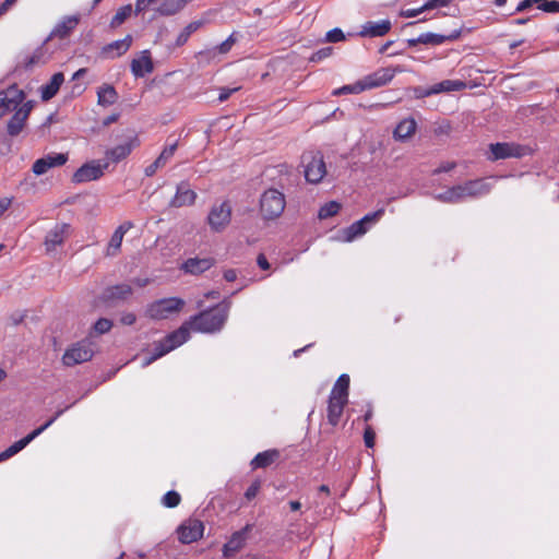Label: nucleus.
<instances>
[{
	"mask_svg": "<svg viewBox=\"0 0 559 559\" xmlns=\"http://www.w3.org/2000/svg\"><path fill=\"white\" fill-rule=\"evenodd\" d=\"M153 70L154 64L148 50H143L141 57L133 59L131 62V72L135 78H143Z\"/></svg>",
	"mask_w": 559,
	"mask_h": 559,
	"instance_id": "25",
	"label": "nucleus"
},
{
	"mask_svg": "<svg viewBox=\"0 0 559 559\" xmlns=\"http://www.w3.org/2000/svg\"><path fill=\"white\" fill-rule=\"evenodd\" d=\"M177 150V142H174L173 144L166 146L163 152L159 154L157 159H159L163 165L166 164V162L175 154Z\"/></svg>",
	"mask_w": 559,
	"mask_h": 559,
	"instance_id": "54",
	"label": "nucleus"
},
{
	"mask_svg": "<svg viewBox=\"0 0 559 559\" xmlns=\"http://www.w3.org/2000/svg\"><path fill=\"white\" fill-rule=\"evenodd\" d=\"M538 9L546 13H558L559 12V1L542 0L538 4Z\"/></svg>",
	"mask_w": 559,
	"mask_h": 559,
	"instance_id": "49",
	"label": "nucleus"
},
{
	"mask_svg": "<svg viewBox=\"0 0 559 559\" xmlns=\"http://www.w3.org/2000/svg\"><path fill=\"white\" fill-rule=\"evenodd\" d=\"M332 53H333V47L328 46V47L321 48V49L317 50L316 52H313L309 57L308 60H309V62L317 63V62H320V61L329 58L330 56H332Z\"/></svg>",
	"mask_w": 559,
	"mask_h": 559,
	"instance_id": "48",
	"label": "nucleus"
},
{
	"mask_svg": "<svg viewBox=\"0 0 559 559\" xmlns=\"http://www.w3.org/2000/svg\"><path fill=\"white\" fill-rule=\"evenodd\" d=\"M46 40L38 46L32 53H21L13 72H31L37 67L47 64L51 59V53L46 48Z\"/></svg>",
	"mask_w": 559,
	"mask_h": 559,
	"instance_id": "5",
	"label": "nucleus"
},
{
	"mask_svg": "<svg viewBox=\"0 0 559 559\" xmlns=\"http://www.w3.org/2000/svg\"><path fill=\"white\" fill-rule=\"evenodd\" d=\"M139 145V139L136 135L130 136L124 143L119 144L106 152V157L111 159L114 163H119L124 159L132 150Z\"/></svg>",
	"mask_w": 559,
	"mask_h": 559,
	"instance_id": "24",
	"label": "nucleus"
},
{
	"mask_svg": "<svg viewBox=\"0 0 559 559\" xmlns=\"http://www.w3.org/2000/svg\"><path fill=\"white\" fill-rule=\"evenodd\" d=\"M344 39H345V34L338 27L330 29L325 34V38H324V40L328 43H340V41H343Z\"/></svg>",
	"mask_w": 559,
	"mask_h": 559,
	"instance_id": "51",
	"label": "nucleus"
},
{
	"mask_svg": "<svg viewBox=\"0 0 559 559\" xmlns=\"http://www.w3.org/2000/svg\"><path fill=\"white\" fill-rule=\"evenodd\" d=\"M453 2V0H428L424 3V9L426 11L444 8L450 5Z\"/></svg>",
	"mask_w": 559,
	"mask_h": 559,
	"instance_id": "53",
	"label": "nucleus"
},
{
	"mask_svg": "<svg viewBox=\"0 0 559 559\" xmlns=\"http://www.w3.org/2000/svg\"><path fill=\"white\" fill-rule=\"evenodd\" d=\"M466 87V83L462 80H443L431 85L432 95L449 92H459Z\"/></svg>",
	"mask_w": 559,
	"mask_h": 559,
	"instance_id": "33",
	"label": "nucleus"
},
{
	"mask_svg": "<svg viewBox=\"0 0 559 559\" xmlns=\"http://www.w3.org/2000/svg\"><path fill=\"white\" fill-rule=\"evenodd\" d=\"M114 323L110 319L107 318H99L92 326L87 337L92 340L94 336L103 335L108 333Z\"/></svg>",
	"mask_w": 559,
	"mask_h": 559,
	"instance_id": "40",
	"label": "nucleus"
},
{
	"mask_svg": "<svg viewBox=\"0 0 559 559\" xmlns=\"http://www.w3.org/2000/svg\"><path fill=\"white\" fill-rule=\"evenodd\" d=\"M528 148L526 146L513 142H497L489 144L488 160L496 162L507 158H521L526 155Z\"/></svg>",
	"mask_w": 559,
	"mask_h": 559,
	"instance_id": "7",
	"label": "nucleus"
},
{
	"mask_svg": "<svg viewBox=\"0 0 559 559\" xmlns=\"http://www.w3.org/2000/svg\"><path fill=\"white\" fill-rule=\"evenodd\" d=\"M45 158L49 164V167L52 168L64 165L68 162L69 156L67 153H53L46 155Z\"/></svg>",
	"mask_w": 559,
	"mask_h": 559,
	"instance_id": "45",
	"label": "nucleus"
},
{
	"mask_svg": "<svg viewBox=\"0 0 559 559\" xmlns=\"http://www.w3.org/2000/svg\"><path fill=\"white\" fill-rule=\"evenodd\" d=\"M118 100V93L110 84H103L97 91V103L100 106H110Z\"/></svg>",
	"mask_w": 559,
	"mask_h": 559,
	"instance_id": "34",
	"label": "nucleus"
},
{
	"mask_svg": "<svg viewBox=\"0 0 559 559\" xmlns=\"http://www.w3.org/2000/svg\"><path fill=\"white\" fill-rule=\"evenodd\" d=\"M350 378L347 373H342L334 383L329 397L332 400H342L348 402Z\"/></svg>",
	"mask_w": 559,
	"mask_h": 559,
	"instance_id": "29",
	"label": "nucleus"
},
{
	"mask_svg": "<svg viewBox=\"0 0 559 559\" xmlns=\"http://www.w3.org/2000/svg\"><path fill=\"white\" fill-rule=\"evenodd\" d=\"M189 338H190V328H189L188 323L186 322L180 328L168 333L165 337H163L160 340L165 346V349H162L157 354V356H164V355L168 354L169 352L181 346Z\"/></svg>",
	"mask_w": 559,
	"mask_h": 559,
	"instance_id": "13",
	"label": "nucleus"
},
{
	"mask_svg": "<svg viewBox=\"0 0 559 559\" xmlns=\"http://www.w3.org/2000/svg\"><path fill=\"white\" fill-rule=\"evenodd\" d=\"M542 0H522L516 9H515V12H523L530 8H532L533 5H536L538 8V4Z\"/></svg>",
	"mask_w": 559,
	"mask_h": 559,
	"instance_id": "60",
	"label": "nucleus"
},
{
	"mask_svg": "<svg viewBox=\"0 0 559 559\" xmlns=\"http://www.w3.org/2000/svg\"><path fill=\"white\" fill-rule=\"evenodd\" d=\"M392 28L390 20L368 21L361 25L358 36L360 37H381L386 35Z\"/></svg>",
	"mask_w": 559,
	"mask_h": 559,
	"instance_id": "21",
	"label": "nucleus"
},
{
	"mask_svg": "<svg viewBox=\"0 0 559 559\" xmlns=\"http://www.w3.org/2000/svg\"><path fill=\"white\" fill-rule=\"evenodd\" d=\"M281 456V452L277 449H270L258 453L250 462L251 468H266L271 466Z\"/></svg>",
	"mask_w": 559,
	"mask_h": 559,
	"instance_id": "28",
	"label": "nucleus"
},
{
	"mask_svg": "<svg viewBox=\"0 0 559 559\" xmlns=\"http://www.w3.org/2000/svg\"><path fill=\"white\" fill-rule=\"evenodd\" d=\"M185 300L179 297L162 298L151 302L146 308V316L153 320L167 319L170 314L179 312Z\"/></svg>",
	"mask_w": 559,
	"mask_h": 559,
	"instance_id": "6",
	"label": "nucleus"
},
{
	"mask_svg": "<svg viewBox=\"0 0 559 559\" xmlns=\"http://www.w3.org/2000/svg\"><path fill=\"white\" fill-rule=\"evenodd\" d=\"M197 199V193L191 189V185L187 180H182L177 185L176 193L170 200L171 207H182L193 205Z\"/></svg>",
	"mask_w": 559,
	"mask_h": 559,
	"instance_id": "16",
	"label": "nucleus"
},
{
	"mask_svg": "<svg viewBox=\"0 0 559 559\" xmlns=\"http://www.w3.org/2000/svg\"><path fill=\"white\" fill-rule=\"evenodd\" d=\"M413 95L417 99H421L425 97L432 96L431 86L425 87V86H414L413 87Z\"/></svg>",
	"mask_w": 559,
	"mask_h": 559,
	"instance_id": "57",
	"label": "nucleus"
},
{
	"mask_svg": "<svg viewBox=\"0 0 559 559\" xmlns=\"http://www.w3.org/2000/svg\"><path fill=\"white\" fill-rule=\"evenodd\" d=\"M469 33V28L460 27L456 29H453L450 34L443 35V34H436V33H423L419 35V40H423L424 45H432V46H439L442 45L445 41H455L457 40L463 33Z\"/></svg>",
	"mask_w": 559,
	"mask_h": 559,
	"instance_id": "19",
	"label": "nucleus"
},
{
	"mask_svg": "<svg viewBox=\"0 0 559 559\" xmlns=\"http://www.w3.org/2000/svg\"><path fill=\"white\" fill-rule=\"evenodd\" d=\"M286 206V200L283 192L270 188L265 190L260 198V213L263 219L271 221L280 217Z\"/></svg>",
	"mask_w": 559,
	"mask_h": 559,
	"instance_id": "2",
	"label": "nucleus"
},
{
	"mask_svg": "<svg viewBox=\"0 0 559 559\" xmlns=\"http://www.w3.org/2000/svg\"><path fill=\"white\" fill-rule=\"evenodd\" d=\"M231 219V206L228 201L212 206L209 215L207 223L213 231H223Z\"/></svg>",
	"mask_w": 559,
	"mask_h": 559,
	"instance_id": "10",
	"label": "nucleus"
},
{
	"mask_svg": "<svg viewBox=\"0 0 559 559\" xmlns=\"http://www.w3.org/2000/svg\"><path fill=\"white\" fill-rule=\"evenodd\" d=\"M364 86L361 80L355 82L354 84L344 85L340 88H336L333 92V95H342V94H359L364 92Z\"/></svg>",
	"mask_w": 559,
	"mask_h": 559,
	"instance_id": "44",
	"label": "nucleus"
},
{
	"mask_svg": "<svg viewBox=\"0 0 559 559\" xmlns=\"http://www.w3.org/2000/svg\"><path fill=\"white\" fill-rule=\"evenodd\" d=\"M71 225L63 223L57 224L51 228L45 237V246L47 251L55 250L58 246H61L66 238L70 235Z\"/></svg>",
	"mask_w": 559,
	"mask_h": 559,
	"instance_id": "18",
	"label": "nucleus"
},
{
	"mask_svg": "<svg viewBox=\"0 0 559 559\" xmlns=\"http://www.w3.org/2000/svg\"><path fill=\"white\" fill-rule=\"evenodd\" d=\"M165 349V346L162 341L155 342L153 345L152 352L143 359L142 367H147L152 362H154L156 359L160 358L162 356H157V354Z\"/></svg>",
	"mask_w": 559,
	"mask_h": 559,
	"instance_id": "46",
	"label": "nucleus"
},
{
	"mask_svg": "<svg viewBox=\"0 0 559 559\" xmlns=\"http://www.w3.org/2000/svg\"><path fill=\"white\" fill-rule=\"evenodd\" d=\"M180 501L181 496L176 490L167 491L162 498L163 506L170 509L178 507Z\"/></svg>",
	"mask_w": 559,
	"mask_h": 559,
	"instance_id": "43",
	"label": "nucleus"
},
{
	"mask_svg": "<svg viewBox=\"0 0 559 559\" xmlns=\"http://www.w3.org/2000/svg\"><path fill=\"white\" fill-rule=\"evenodd\" d=\"M383 215H384V209L381 207L374 212L366 214L360 219L364 222V224L366 226H368V230H369L371 228V226H373L376 223H378Z\"/></svg>",
	"mask_w": 559,
	"mask_h": 559,
	"instance_id": "47",
	"label": "nucleus"
},
{
	"mask_svg": "<svg viewBox=\"0 0 559 559\" xmlns=\"http://www.w3.org/2000/svg\"><path fill=\"white\" fill-rule=\"evenodd\" d=\"M26 99V94L16 83L0 91V118L9 112L16 111L20 105Z\"/></svg>",
	"mask_w": 559,
	"mask_h": 559,
	"instance_id": "8",
	"label": "nucleus"
},
{
	"mask_svg": "<svg viewBox=\"0 0 559 559\" xmlns=\"http://www.w3.org/2000/svg\"><path fill=\"white\" fill-rule=\"evenodd\" d=\"M367 231L368 226H366L361 219L354 222L352 225L341 230L343 240L346 242L353 241L354 239L365 235Z\"/></svg>",
	"mask_w": 559,
	"mask_h": 559,
	"instance_id": "35",
	"label": "nucleus"
},
{
	"mask_svg": "<svg viewBox=\"0 0 559 559\" xmlns=\"http://www.w3.org/2000/svg\"><path fill=\"white\" fill-rule=\"evenodd\" d=\"M250 531L251 525L247 524L241 530L233 533L229 539L223 545V557L229 559L233 558L238 551H240L246 545V540Z\"/></svg>",
	"mask_w": 559,
	"mask_h": 559,
	"instance_id": "15",
	"label": "nucleus"
},
{
	"mask_svg": "<svg viewBox=\"0 0 559 559\" xmlns=\"http://www.w3.org/2000/svg\"><path fill=\"white\" fill-rule=\"evenodd\" d=\"M36 102L33 100V99H29V100H24L20 107H19V111L26 118L28 119L34 106H35Z\"/></svg>",
	"mask_w": 559,
	"mask_h": 559,
	"instance_id": "58",
	"label": "nucleus"
},
{
	"mask_svg": "<svg viewBox=\"0 0 559 559\" xmlns=\"http://www.w3.org/2000/svg\"><path fill=\"white\" fill-rule=\"evenodd\" d=\"M79 17L75 15L64 16L62 21H60L51 31L50 35L47 37L46 41H48L52 37L58 38H67L70 33L78 26Z\"/></svg>",
	"mask_w": 559,
	"mask_h": 559,
	"instance_id": "26",
	"label": "nucleus"
},
{
	"mask_svg": "<svg viewBox=\"0 0 559 559\" xmlns=\"http://www.w3.org/2000/svg\"><path fill=\"white\" fill-rule=\"evenodd\" d=\"M132 227L131 222H126L120 225L112 234L108 247L107 255H115L120 249L124 234Z\"/></svg>",
	"mask_w": 559,
	"mask_h": 559,
	"instance_id": "31",
	"label": "nucleus"
},
{
	"mask_svg": "<svg viewBox=\"0 0 559 559\" xmlns=\"http://www.w3.org/2000/svg\"><path fill=\"white\" fill-rule=\"evenodd\" d=\"M463 200L465 198H478L489 193L491 187L485 179L467 180L460 185Z\"/></svg>",
	"mask_w": 559,
	"mask_h": 559,
	"instance_id": "22",
	"label": "nucleus"
},
{
	"mask_svg": "<svg viewBox=\"0 0 559 559\" xmlns=\"http://www.w3.org/2000/svg\"><path fill=\"white\" fill-rule=\"evenodd\" d=\"M185 0H163L156 12L160 16H171L185 9Z\"/></svg>",
	"mask_w": 559,
	"mask_h": 559,
	"instance_id": "36",
	"label": "nucleus"
},
{
	"mask_svg": "<svg viewBox=\"0 0 559 559\" xmlns=\"http://www.w3.org/2000/svg\"><path fill=\"white\" fill-rule=\"evenodd\" d=\"M216 263L214 258H189L187 259L182 265L181 270L185 273L191 274V275H200L204 273L205 271L210 270L214 264Z\"/></svg>",
	"mask_w": 559,
	"mask_h": 559,
	"instance_id": "23",
	"label": "nucleus"
},
{
	"mask_svg": "<svg viewBox=\"0 0 559 559\" xmlns=\"http://www.w3.org/2000/svg\"><path fill=\"white\" fill-rule=\"evenodd\" d=\"M341 209H342V205L337 201L326 202L319 209L318 217L320 219H326V218L333 217L340 212Z\"/></svg>",
	"mask_w": 559,
	"mask_h": 559,
	"instance_id": "41",
	"label": "nucleus"
},
{
	"mask_svg": "<svg viewBox=\"0 0 559 559\" xmlns=\"http://www.w3.org/2000/svg\"><path fill=\"white\" fill-rule=\"evenodd\" d=\"M49 169H50V167H49V164L47 163L45 156L35 160V163L32 166V171L36 176H41V175L46 174Z\"/></svg>",
	"mask_w": 559,
	"mask_h": 559,
	"instance_id": "50",
	"label": "nucleus"
},
{
	"mask_svg": "<svg viewBox=\"0 0 559 559\" xmlns=\"http://www.w3.org/2000/svg\"><path fill=\"white\" fill-rule=\"evenodd\" d=\"M108 167V163L100 165L98 160H92L83 164L75 170L72 176V182L83 183L97 180L104 175V170Z\"/></svg>",
	"mask_w": 559,
	"mask_h": 559,
	"instance_id": "12",
	"label": "nucleus"
},
{
	"mask_svg": "<svg viewBox=\"0 0 559 559\" xmlns=\"http://www.w3.org/2000/svg\"><path fill=\"white\" fill-rule=\"evenodd\" d=\"M27 119L19 111H14L13 116L7 123V133L9 136H17L24 129Z\"/></svg>",
	"mask_w": 559,
	"mask_h": 559,
	"instance_id": "37",
	"label": "nucleus"
},
{
	"mask_svg": "<svg viewBox=\"0 0 559 559\" xmlns=\"http://www.w3.org/2000/svg\"><path fill=\"white\" fill-rule=\"evenodd\" d=\"M326 174L325 163L321 154L311 156L305 166V178L310 183H319Z\"/></svg>",
	"mask_w": 559,
	"mask_h": 559,
	"instance_id": "17",
	"label": "nucleus"
},
{
	"mask_svg": "<svg viewBox=\"0 0 559 559\" xmlns=\"http://www.w3.org/2000/svg\"><path fill=\"white\" fill-rule=\"evenodd\" d=\"M95 343L86 336L64 352L62 356L63 364L68 367H72L91 360L95 354Z\"/></svg>",
	"mask_w": 559,
	"mask_h": 559,
	"instance_id": "4",
	"label": "nucleus"
},
{
	"mask_svg": "<svg viewBox=\"0 0 559 559\" xmlns=\"http://www.w3.org/2000/svg\"><path fill=\"white\" fill-rule=\"evenodd\" d=\"M203 531L204 525L202 521L189 519L177 528L178 539L182 544H191L203 536Z\"/></svg>",
	"mask_w": 559,
	"mask_h": 559,
	"instance_id": "14",
	"label": "nucleus"
},
{
	"mask_svg": "<svg viewBox=\"0 0 559 559\" xmlns=\"http://www.w3.org/2000/svg\"><path fill=\"white\" fill-rule=\"evenodd\" d=\"M456 167L455 162L442 163L438 168L432 171V175H439L442 173H449Z\"/></svg>",
	"mask_w": 559,
	"mask_h": 559,
	"instance_id": "61",
	"label": "nucleus"
},
{
	"mask_svg": "<svg viewBox=\"0 0 559 559\" xmlns=\"http://www.w3.org/2000/svg\"><path fill=\"white\" fill-rule=\"evenodd\" d=\"M162 166H164L163 163L156 158L155 162H153L145 168L144 173L147 177H152L156 173V170Z\"/></svg>",
	"mask_w": 559,
	"mask_h": 559,
	"instance_id": "64",
	"label": "nucleus"
},
{
	"mask_svg": "<svg viewBox=\"0 0 559 559\" xmlns=\"http://www.w3.org/2000/svg\"><path fill=\"white\" fill-rule=\"evenodd\" d=\"M156 1L157 0H136L135 9H134L135 15H138L141 12L145 11L148 5H151L152 3H155Z\"/></svg>",
	"mask_w": 559,
	"mask_h": 559,
	"instance_id": "62",
	"label": "nucleus"
},
{
	"mask_svg": "<svg viewBox=\"0 0 559 559\" xmlns=\"http://www.w3.org/2000/svg\"><path fill=\"white\" fill-rule=\"evenodd\" d=\"M364 442L368 449H372L376 443V432L369 425H367L364 430Z\"/></svg>",
	"mask_w": 559,
	"mask_h": 559,
	"instance_id": "52",
	"label": "nucleus"
},
{
	"mask_svg": "<svg viewBox=\"0 0 559 559\" xmlns=\"http://www.w3.org/2000/svg\"><path fill=\"white\" fill-rule=\"evenodd\" d=\"M396 72H402L401 67L397 66L396 68H380L374 72L365 75L362 79H360L364 90L367 91L386 85L392 81Z\"/></svg>",
	"mask_w": 559,
	"mask_h": 559,
	"instance_id": "11",
	"label": "nucleus"
},
{
	"mask_svg": "<svg viewBox=\"0 0 559 559\" xmlns=\"http://www.w3.org/2000/svg\"><path fill=\"white\" fill-rule=\"evenodd\" d=\"M204 22L202 20L190 22L177 36L174 47L183 46L190 38V36L197 32Z\"/></svg>",
	"mask_w": 559,
	"mask_h": 559,
	"instance_id": "39",
	"label": "nucleus"
},
{
	"mask_svg": "<svg viewBox=\"0 0 559 559\" xmlns=\"http://www.w3.org/2000/svg\"><path fill=\"white\" fill-rule=\"evenodd\" d=\"M132 13V5L126 4L118 9L117 13L112 16L110 21V27L117 28L121 24L126 22V20L131 15Z\"/></svg>",
	"mask_w": 559,
	"mask_h": 559,
	"instance_id": "42",
	"label": "nucleus"
},
{
	"mask_svg": "<svg viewBox=\"0 0 559 559\" xmlns=\"http://www.w3.org/2000/svg\"><path fill=\"white\" fill-rule=\"evenodd\" d=\"M261 488V481L259 479H255L254 481L251 483V485L247 488L246 492H245V498L247 500H252L257 497L259 490Z\"/></svg>",
	"mask_w": 559,
	"mask_h": 559,
	"instance_id": "55",
	"label": "nucleus"
},
{
	"mask_svg": "<svg viewBox=\"0 0 559 559\" xmlns=\"http://www.w3.org/2000/svg\"><path fill=\"white\" fill-rule=\"evenodd\" d=\"M460 185L447 189L444 192L435 195V199L443 203H459L463 201Z\"/></svg>",
	"mask_w": 559,
	"mask_h": 559,
	"instance_id": "38",
	"label": "nucleus"
},
{
	"mask_svg": "<svg viewBox=\"0 0 559 559\" xmlns=\"http://www.w3.org/2000/svg\"><path fill=\"white\" fill-rule=\"evenodd\" d=\"M132 44V36L127 35L123 39L115 40L105 45L100 49V57L104 59H115L124 55Z\"/></svg>",
	"mask_w": 559,
	"mask_h": 559,
	"instance_id": "20",
	"label": "nucleus"
},
{
	"mask_svg": "<svg viewBox=\"0 0 559 559\" xmlns=\"http://www.w3.org/2000/svg\"><path fill=\"white\" fill-rule=\"evenodd\" d=\"M236 40L237 38L235 37V33L230 34L222 44L217 46L218 52L227 53L231 49Z\"/></svg>",
	"mask_w": 559,
	"mask_h": 559,
	"instance_id": "56",
	"label": "nucleus"
},
{
	"mask_svg": "<svg viewBox=\"0 0 559 559\" xmlns=\"http://www.w3.org/2000/svg\"><path fill=\"white\" fill-rule=\"evenodd\" d=\"M231 307L229 297L206 310L192 316L188 325L190 330L201 333H215L223 329Z\"/></svg>",
	"mask_w": 559,
	"mask_h": 559,
	"instance_id": "1",
	"label": "nucleus"
},
{
	"mask_svg": "<svg viewBox=\"0 0 559 559\" xmlns=\"http://www.w3.org/2000/svg\"><path fill=\"white\" fill-rule=\"evenodd\" d=\"M133 293L129 284H117L106 287L98 296V300L106 307H116L118 304L126 301Z\"/></svg>",
	"mask_w": 559,
	"mask_h": 559,
	"instance_id": "9",
	"label": "nucleus"
},
{
	"mask_svg": "<svg viewBox=\"0 0 559 559\" xmlns=\"http://www.w3.org/2000/svg\"><path fill=\"white\" fill-rule=\"evenodd\" d=\"M417 128V123L413 118H405L397 123L393 131V136L395 140L404 141L411 138Z\"/></svg>",
	"mask_w": 559,
	"mask_h": 559,
	"instance_id": "32",
	"label": "nucleus"
},
{
	"mask_svg": "<svg viewBox=\"0 0 559 559\" xmlns=\"http://www.w3.org/2000/svg\"><path fill=\"white\" fill-rule=\"evenodd\" d=\"M136 321V316L133 312H124L120 317V322L123 325H132Z\"/></svg>",
	"mask_w": 559,
	"mask_h": 559,
	"instance_id": "63",
	"label": "nucleus"
},
{
	"mask_svg": "<svg viewBox=\"0 0 559 559\" xmlns=\"http://www.w3.org/2000/svg\"><path fill=\"white\" fill-rule=\"evenodd\" d=\"M347 403L348 402H346V401L332 400L331 397H329L326 418H328V423L332 427H336L338 425L341 417L343 415V412H344V407L346 406Z\"/></svg>",
	"mask_w": 559,
	"mask_h": 559,
	"instance_id": "30",
	"label": "nucleus"
},
{
	"mask_svg": "<svg viewBox=\"0 0 559 559\" xmlns=\"http://www.w3.org/2000/svg\"><path fill=\"white\" fill-rule=\"evenodd\" d=\"M426 12V10L424 9V4L420 7V8H417V9H406V10H401L400 11V16L401 17H405V19H409V17H415L421 13Z\"/></svg>",
	"mask_w": 559,
	"mask_h": 559,
	"instance_id": "59",
	"label": "nucleus"
},
{
	"mask_svg": "<svg viewBox=\"0 0 559 559\" xmlns=\"http://www.w3.org/2000/svg\"><path fill=\"white\" fill-rule=\"evenodd\" d=\"M64 82V75L62 72L55 73L50 81L40 86V98L43 102H48L53 98L59 92L61 85Z\"/></svg>",
	"mask_w": 559,
	"mask_h": 559,
	"instance_id": "27",
	"label": "nucleus"
},
{
	"mask_svg": "<svg viewBox=\"0 0 559 559\" xmlns=\"http://www.w3.org/2000/svg\"><path fill=\"white\" fill-rule=\"evenodd\" d=\"M71 405L66 406L64 408L58 409L56 414L49 418L44 425L34 429L32 432L26 435L24 438L11 444L8 449L0 453V463L12 457L17 454L24 448H26L35 438L41 435L48 427H50L67 409H69Z\"/></svg>",
	"mask_w": 559,
	"mask_h": 559,
	"instance_id": "3",
	"label": "nucleus"
}]
</instances>
